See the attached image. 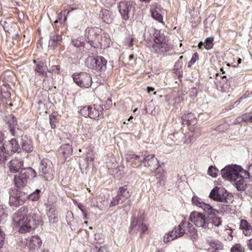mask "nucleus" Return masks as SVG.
<instances>
[{"instance_id": "nucleus-44", "label": "nucleus", "mask_w": 252, "mask_h": 252, "mask_svg": "<svg viewBox=\"0 0 252 252\" xmlns=\"http://www.w3.org/2000/svg\"><path fill=\"white\" fill-rule=\"evenodd\" d=\"M2 146V147H4L6 151V153L8 154L10 156H11L13 154L15 153L14 150L13 149H12V146L10 144L9 141H8L7 143H3Z\"/></svg>"}, {"instance_id": "nucleus-17", "label": "nucleus", "mask_w": 252, "mask_h": 252, "mask_svg": "<svg viewBox=\"0 0 252 252\" xmlns=\"http://www.w3.org/2000/svg\"><path fill=\"white\" fill-rule=\"evenodd\" d=\"M172 49L171 44L167 42L161 43H154L152 46V50L158 54H163L171 50Z\"/></svg>"}, {"instance_id": "nucleus-25", "label": "nucleus", "mask_w": 252, "mask_h": 252, "mask_svg": "<svg viewBox=\"0 0 252 252\" xmlns=\"http://www.w3.org/2000/svg\"><path fill=\"white\" fill-rule=\"evenodd\" d=\"M42 241L37 235H34L30 240L29 247L31 249L38 250L41 246Z\"/></svg>"}, {"instance_id": "nucleus-60", "label": "nucleus", "mask_w": 252, "mask_h": 252, "mask_svg": "<svg viewBox=\"0 0 252 252\" xmlns=\"http://www.w3.org/2000/svg\"><path fill=\"white\" fill-rule=\"evenodd\" d=\"M248 247L249 249L252 251V239L249 240V243L248 244Z\"/></svg>"}, {"instance_id": "nucleus-2", "label": "nucleus", "mask_w": 252, "mask_h": 252, "mask_svg": "<svg viewBox=\"0 0 252 252\" xmlns=\"http://www.w3.org/2000/svg\"><path fill=\"white\" fill-rule=\"evenodd\" d=\"M107 61L101 56L88 57L85 61L87 66L96 71L103 72L106 69Z\"/></svg>"}, {"instance_id": "nucleus-56", "label": "nucleus", "mask_w": 252, "mask_h": 252, "mask_svg": "<svg viewBox=\"0 0 252 252\" xmlns=\"http://www.w3.org/2000/svg\"><path fill=\"white\" fill-rule=\"evenodd\" d=\"M250 117V116H249L246 114L243 116V117H242V121H243L244 122H249V117Z\"/></svg>"}, {"instance_id": "nucleus-39", "label": "nucleus", "mask_w": 252, "mask_h": 252, "mask_svg": "<svg viewBox=\"0 0 252 252\" xmlns=\"http://www.w3.org/2000/svg\"><path fill=\"white\" fill-rule=\"evenodd\" d=\"M8 214L6 211L0 206V223L3 224L6 220Z\"/></svg>"}, {"instance_id": "nucleus-52", "label": "nucleus", "mask_w": 252, "mask_h": 252, "mask_svg": "<svg viewBox=\"0 0 252 252\" xmlns=\"http://www.w3.org/2000/svg\"><path fill=\"white\" fill-rule=\"evenodd\" d=\"M229 209V206L228 205L222 204L220 205V210L222 212H227Z\"/></svg>"}, {"instance_id": "nucleus-45", "label": "nucleus", "mask_w": 252, "mask_h": 252, "mask_svg": "<svg viewBox=\"0 0 252 252\" xmlns=\"http://www.w3.org/2000/svg\"><path fill=\"white\" fill-rule=\"evenodd\" d=\"M218 170L214 166H210L208 169V174L213 177L215 178L217 176Z\"/></svg>"}, {"instance_id": "nucleus-43", "label": "nucleus", "mask_w": 252, "mask_h": 252, "mask_svg": "<svg viewBox=\"0 0 252 252\" xmlns=\"http://www.w3.org/2000/svg\"><path fill=\"white\" fill-rule=\"evenodd\" d=\"M118 0H99L100 2L106 7H111L114 5Z\"/></svg>"}, {"instance_id": "nucleus-30", "label": "nucleus", "mask_w": 252, "mask_h": 252, "mask_svg": "<svg viewBox=\"0 0 252 252\" xmlns=\"http://www.w3.org/2000/svg\"><path fill=\"white\" fill-rule=\"evenodd\" d=\"M217 214H208L209 215L208 220L215 226L219 227L221 224L222 220L220 217L216 216Z\"/></svg>"}, {"instance_id": "nucleus-46", "label": "nucleus", "mask_w": 252, "mask_h": 252, "mask_svg": "<svg viewBox=\"0 0 252 252\" xmlns=\"http://www.w3.org/2000/svg\"><path fill=\"white\" fill-rule=\"evenodd\" d=\"M90 106H86L82 108L80 111L81 115L85 117H89L90 118Z\"/></svg>"}, {"instance_id": "nucleus-47", "label": "nucleus", "mask_w": 252, "mask_h": 252, "mask_svg": "<svg viewBox=\"0 0 252 252\" xmlns=\"http://www.w3.org/2000/svg\"><path fill=\"white\" fill-rule=\"evenodd\" d=\"M244 249L239 244H237L231 248V252H244Z\"/></svg>"}, {"instance_id": "nucleus-37", "label": "nucleus", "mask_w": 252, "mask_h": 252, "mask_svg": "<svg viewBox=\"0 0 252 252\" xmlns=\"http://www.w3.org/2000/svg\"><path fill=\"white\" fill-rule=\"evenodd\" d=\"M9 142L12 146V149H14L15 153H19L21 151L20 146L16 139L13 138L11 140L9 141Z\"/></svg>"}, {"instance_id": "nucleus-7", "label": "nucleus", "mask_w": 252, "mask_h": 252, "mask_svg": "<svg viewBox=\"0 0 252 252\" xmlns=\"http://www.w3.org/2000/svg\"><path fill=\"white\" fill-rule=\"evenodd\" d=\"M72 76L74 82L81 88H89L92 84V77L87 72L75 73Z\"/></svg>"}, {"instance_id": "nucleus-20", "label": "nucleus", "mask_w": 252, "mask_h": 252, "mask_svg": "<svg viewBox=\"0 0 252 252\" xmlns=\"http://www.w3.org/2000/svg\"><path fill=\"white\" fill-rule=\"evenodd\" d=\"M90 118L95 119L102 117L103 111V107L99 104H94L93 106L90 107Z\"/></svg>"}, {"instance_id": "nucleus-23", "label": "nucleus", "mask_w": 252, "mask_h": 252, "mask_svg": "<svg viewBox=\"0 0 252 252\" xmlns=\"http://www.w3.org/2000/svg\"><path fill=\"white\" fill-rule=\"evenodd\" d=\"M46 211L50 224L56 223L58 221V213L56 207L46 208Z\"/></svg>"}, {"instance_id": "nucleus-9", "label": "nucleus", "mask_w": 252, "mask_h": 252, "mask_svg": "<svg viewBox=\"0 0 252 252\" xmlns=\"http://www.w3.org/2000/svg\"><path fill=\"white\" fill-rule=\"evenodd\" d=\"M239 168L238 175L241 176L242 179L238 183H236V188L239 191L250 190L249 188L251 187V185L247 183L246 180L250 177L251 173L249 170H245L240 166H239Z\"/></svg>"}, {"instance_id": "nucleus-40", "label": "nucleus", "mask_w": 252, "mask_h": 252, "mask_svg": "<svg viewBox=\"0 0 252 252\" xmlns=\"http://www.w3.org/2000/svg\"><path fill=\"white\" fill-rule=\"evenodd\" d=\"M10 156L6 153L5 149L2 146L0 147V161H5Z\"/></svg>"}, {"instance_id": "nucleus-15", "label": "nucleus", "mask_w": 252, "mask_h": 252, "mask_svg": "<svg viewBox=\"0 0 252 252\" xmlns=\"http://www.w3.org/2000/svg\"><path fill=\"white\" fill-rule=\"evenodd\" d=\"M210 198L221 202H226V191L224 189L214 188L209 194Z\"/></svg>"}, {"instance_id": "nucleus-14", "label": "nucleus", "mask_w": 252, "mask_h": 252, "mask_svg": "<svg viewBox=\"0 0 252 252\" xmlns=\"http://www.w3.org/2000/svg\"><path fill=\"white\" fill-rule=\"evenodd\" d=\"M191 202L193 205L201 208L207 214H214L219 212L218 210L213 209L211 205L205 203L201 198L197 197L196 196H193L192 197Z\"/></svg>"}, {"instance_id": "nucleus-6", "label": "nucleus", "mask_w": 252, "mask_h": 252, "mask_svg": "<svg viewBox=\"0 0 252 252\" xmlns=\"http://www.w3.org/2000/svg\"><path fill=\"white\" fill-rule=\"evenodd\" d=\"M141 156L140 161L141 165L143 164L144 166L150 168L151 170L157 169L160 166L154 154H150L147 151H143L141 152Z\"/></svg>"}, {"instance_id": "nucleus-51", "label": "nucleus", "mask_w": 252, "mask_h": 252, "mask_svg": "<svg viewBox=\"0 0 252 252\" xmlns=\"http://www.w3.org/2000/svg\"><path fill=\"white\" fill-rule=\"evenodd\" d=\"M156 178L158 180V184L159 186H162L164 185L163 176L161 174L157 175Z\"/></svg>"}, {"instance_id": "nucleus-41", "label": "nucleus", "mask_w": 252, "mask_h": 252, "mask_svg": "<svg viewBox=\"0 0 252 252\" xmlns=\"http://www.w3.org/2000/svg\"><path fill=\"white\" fill-rule=\"evenodd\" d=\"M185 224H184L183 228L185 229V228L191 235H193L195 233V228L193 225L189 222L184 221Z\"/></svg>"}, {"instance_id": "nucleus-5", "label": "nucleus", "mask_w": 252, "mask_h": 252, "mask_svg": "<svg viewBox=\"0 0 252 252\" xmlns=\"http://www.w3.org/2000/svg\"><path fill=\"white\" fill-rule=\"evenodd\" d=\"M39 173L46 180L50 181L54 177V168L52 162L47 159H42L39 166Z\"/></svg>"}, {"instance_id": "nucleus-59", "label": "nucleus", "mask_w": 252, "mask_h": 252, "mask_svg": "<svg viewBox=\"0 0 252 252\" xmlns=\"http://www.w3.org/2000/svg\"><path fill=\"white\" fill-rule=\"evenodd\" d=\"M203 46H204V42L200 41L199 42L197 46L199 49H202Z\"/></svg>"}, {"instance_id": "nucleus-61", "label": "nucleus", "mask_w": 252, "mask_h": 252, "mask_svg": "<svg viewBox=\"0 0 252 252\" xmlns=\"http://www.w3.org/2000/svg\"><path fill=\"white\" fill-rule=\"evenodd\" d=\"M242 118H238L236 119L235 121V123H240L241 122H242Z\"/></svg>"}, {"instance_id": "nucleus-63", "label": "nucleus", "mask_w": 252, "mask_h": 252, "mask_svg": "<svg viewBox=\"0 0 252 252\" xmlns=\"http://www.w3.org/2000/svg\"><path fill=\"white\" fill-rule=\"evenodd\" d=\"M147 90L148 93H150L151 92H153L154 90V89L152 87H148Z\"/></svg>"}, {"instance_id": "nucleus-50", "label": "nucleus", "mask_w": 252, "mask_h": 252, "mask_svg": "<svg viewBox=\"0 0 252 252\" xmlns=\"http://www.w3.org/2000/svg\"><path fill=\"white\" fill-rule=\"evenodd\" d=\"M49 120L51 128H55L56 127V118L54 117H50Z\"/></svg>"}, {"instance_id": "nucleus-18", "label": "nucleus", "mask_w": 252, "mask_h": 252, "mask_svg": "<svg viewBox=\"0 0 252 252\" xmlns=\"http://www.w3.org/2000/svg\"><path fill=\"white\" fill-rule=\"evenodd\" d=\"M141 158V152H140L138 155H135L133 153H128L126 155V161L130 162V165L133 167L141 166L140 161Z\"/></svg>"}, {"instance_id": "nucleus-36", "label": "nucleus", "mask_w": 252, "mask_h": 252, "mask_svg": "<svg viewBox=\"0 0 252 252\" xmlns=\"http://www.w3.org/2000/svg\"><path fill=\"white\" fill-rule=\"evenodd\" d=\"M40 190L36 189L35 191L33 192L30 194H26L25 197L26 198V197H28L29 199L32 201H37L40 197Z\"/></svg>"}, {"instance_id": "nucleus-19", "label": "nucleus", "mask_w": 252, "mask_h": 252, "mask_svg": "<svg viewBox=\"0 0 252 252\" xmlns=\"http://www.w3.org/2000/svg\"><path fill=\"white\" fill-rule=\"evenodd\" d=\"M23 161L18 158H14L8 163L9 171L12 173H16L23 169Z\"/></svg>"}, {"instance_id": "nucleus-11", "label": "nucleus", "mask_w": 252, "mask_h": 252, "mask_svg": "<svg viewBox=\"0 0 252 252\" xmlns=\"http://www.w3.org/2000/svg\"><path fill=\"white\" fill-rule=\"evenodd\" d=\"M189 220L193 223L196 227L206 228L208 227L209 222L206 220L205 215L197 212L190 213Z\"/></svg>"}, {"instance_id": "nucleus-28", "label": "nucleus", "mask_w": 252, "mask_h": 252, "mask_svg": "<svg viewBox=\"0 0 252 252\" xmlns=\"http://www.w3.org/2000/svg\"><path fill=\"white\" fill-rule=\"evenodd\" d=\"M240 227L243 230L246 236H250L252 232V227L250 224L245 220H242L240 222Z\"/></svg>"}, {"instance_id": "nucleus-34", "label": "nucleus", "mask_w": 252, "mask_h": 252, "mask_svg": "<svg viewBox=\"0 0 252 252\" xmlns=\"http://www.w3.org/2000/svg\"><path fill=\"white\" fill-rule=\"evenodd\" d=\"M95 34L93 30H89L88 32V35L86 37V40L90 43L92 47L96 48V45L94 44V37L95 36Z\"/></svg>"}, {"instance_id": "nucleus-54", "label": "nucleus", "mask_w": 252, "mask_h": 252, "mask_svg": "<svg viewBox=\"0 0 252 252\" xmlns=\"http://www.w3.org/2000/svg\"><path fill=\"white\" fill-rule=\"evenodd\" d=\"M196 137V136L194 137L193 135L189 136L188 138L186 139L185 141H184V143H189L190 142H191L192 141L194 140V138H195Z\"/></svg>"}, {"instance_id": "nucleus-8", "label": "nucleus", "mask_w": 252, "mask_h": 252, "mask_svg": "<svg viewBox=\"0 0 252 252\" xmlns=\"http://www.w3.org/2000/svg\"><path fill=\"white\" fill-rule=\"evenodd\" d=\"M131 196V193L128 190L126 185L121 187L119 188L117 194L113 198L110 203V207H113L118 205L119 203H123Z\"/></svg>"}, {"instance_id": "nucleus-32", "label": "nucleus", "mask_w": 252, "mask_h": 252, "mask_svg": "<svg viewBox=\"0 0 252 252\" xmlns=\"http://www.w3.org/2000/svg\"><path fill=\"white\" fill-rule=\"evenodd\" d=\"M156 32V35L155 36L154 43H161L163 42H167V37L164 35L163 33H160V32L157 31Z\"/></svg>"}, {"instance_id": "nucleus-42", "label": "nucleus", "mask_w": 252, "mask_h": 252, "mask_svg": "<svg viewBox=\"0 0 252 252\" xmlns=\"http://www.w3.org/2000/svg\"><path fill=\"white\" fill-rule=\"evenodd\" d=\"M210 243L211 247L216 250H222L223 248L222 244L217 240H212Z\"/></svg>"}, {"instance_id": "nucleus-33", "label": "nucleus", "mask_w": 252, "mask_h": 252, "mask_svg": "<svg viewBox=\"0 0 252 252\" xmlns=\"http://www.w3.org/2000/svg\"><path fill=\"white\" fill-rule=\"evenodd\" d=\"M57 201L56 197L53 194H50L49 195L47 201L45 203L46 208H50V207H55L54 203Z\"/></svg>"}, {"instance_id": "nucleus-58", "label": "nucleus", "mask_w": 252, "mask_h": 252, "mask_svg": "<svg viewBox=\"0 0 252 252\" xmlns=\"http://www.w3.org/2000/svg\"><path fill=\"white\" fill-rule=\"evenodd\" d=\"M82 213H83L84 219L88 220L89 218L88 217L87 213H86L85 210H82Z\"/></svg>"}, {"instance_id": "nucleus-64", "label": "nucleus", "mask_w": 252, "mask_h": 252, "mask_svg": "<svg viewBox=\"0 0 252 252\" xmlns=\"http://www.w3.org/2000/svg\"><path fill=\"white\" fill-rule=\"evenodd\" d=\"M249 170L251 174H252V163L251 164V165L249 167Z\"/></svg>"}, {"instance_id": "nucleus-22", "label": "nucleus", "mask_w": 252, "mask_h": 252, "mask_svg": "<svg viewBox=\"0 0 252 252\" xmlns=\"http://www.w3.org/2000/svg\"><path fill=\"white\" fill-rule=\"evenodd\" d=\"M33 63L35 64L34 68L35 73H38L39 75L46 76L48 70L46 65L42 61L33 60Z\"/></svg>"}, {"instance_id": "nucleus-21", "label": "nucleus", "mask_w": 252, "mask_h": 252, "mask_svg": "<svg viewBox=\"0 0 252 252\" xmlns=\"http://www.w3.org/2000/svg\"><path fill=\"white\" fill-rule=\"evenodd\" d=\"M23 192L17 191L16 196H10L9 198V205L10 206L18 207L23 204L25 197L22 196Z\"/></svg>"}, {"instance_id": "nucleus-1", "label": "nucleus", "mask_w": 252, "mask_h": 252, "mask_svg": "<svg viewBox=\"0 0 252 252\" xmlns=\"http://www.w3.org/2000/svg\"><path fill=\"white\" fill-rule=\"evenodd\" d=\"M28 213V208L23 206L13 215V223L20 233H25L32 230V221L27 216Z\"/></svg>"}, {"instance_id": "nucleus-10", "label": "nucleus", "mask_w": 252, "mask_h": 252, "mask_svg": "<svg viewBox=\"0 0 252 252\" xmlns=\"http://www.w3.org/2000/svg\"><path fill=\"white\" fill-rule=\"evenodd\" d=\"M132 8V4L130 1L122 0L120 1L117 4V9L122 19L125 21H126L129 19Z\"/></svg>"}, {"instance_id": "nucleus-4", "label": "nucleus", "mask_w": 252, "mask_h": 252, "mask_svg": "<svg viewBox=\"0 0 252 252\" xmlns=\"http://www.w3.org/2000/svg\"><path fill=\"white\" fill-rule=\"evenodd\" d=\"M36 175V173L32 167L24 168L20 171L18 175L14 177V183L18 188H20L26 185L28 179L33 178Z\"/></svg>"}, {"instance_id": "nucleus-16", "label": "nucleus", "mask_w": 252, "mask_h": 252, "mask_svg": "<svg viewBox=\"0 0 252 252\" xmlns=\"http://www.w3.org/2000/svg\"><path fill=\"white\" fill-rule=\"evenodd\" d=\"M131 230L134 232H139L141 234H144L148 230V226L142 221L141 220H138L134 219L131 223Z\"/></svg>"}, {"instance_id": "nucleus-57", "label": "nucleus", "mask_w": 252, "mask_h": 252, "mask_svg": "<svg viewBox=\"0 0 252 252\" xmlns=\"http://www.w3.org/2000/svg\"><path fill=\"white\" fill-rule=\"evenodd\" d=\"M183 57V56H181L179 60L177 61V62L176 63V64H175V66L176 67H178V66H182V62L180 61L181 60H182Z\"/></svg>"}, {"instance_id": "nucleus-31", "label": "nucleus", "mask_w": 252, "mask_h": 252, "mask_svg": "<svg viewBox=\"0 0 252 252\" xmlns=\"http://www.w3.org/2000/svg\"><path fill=\"white\" fill-rule=\"evenodd\" d=\"M7 124L9 126L10 131L14 135V127L17 125V120L13 115H9L7 117Z\"/></svg>"}, {"instance_id": "nucleus-49", "label": "nucleus", "mask_w": 252, "mask_h": 252, "mask_svg": "<svg viewBox=\"0 0 252 252\" xmlns=\"http://www.w3.org/2000/svg\"><path fill=\"white\" fill-rule=\"evenodd\" d=\"M60 70V65H53L52 66L51 68L49 70V72L51 73H54L55 74H59Z\"/></svg>"}, {"instance_id": "nucleus-62", "label": "nucleus", "mask_w": 252, "mask_h": 252, "mask_svg": "<svg viewBox=\"0 0 252 252\" xmlns=\"http://www.w3.org/2000/svg\"><path fill=\"white\" fill-rule=\"evenodd\" d=\"M4 140V137L2 134L0 133V144L3 142Z\"/></svg>"}, {"instance_id": "nucleus-55", "label": "nucleus", "mask_w": 252, "mask_h": 252, "mask_svg": "<svg viewBox=\"0 0 252 252\" xmlns=\"http://www.w3.org/2000/svg\"><path fill=\"white\" fill-rule=\"evenodd\" d=\"M60 21V22L61 24H63V15H62V12L60 13L58 16V19H57L55 22L54 23H57L58 21Z\"/></svg>"}, {"instance_id": "nucleus-12", "label": "nucleus", "mask_w": 252, "mask_h": 252, "mask_svg": "<svg viewBox=\"0 0 252 252\" xmlns=\"http://www.w3.org/2000/svg\"><path fill=\"white\" fill-rule=\"evenodd\" d=\"M182 124L187 125L189 130L192 132H196L199 130L197 124V119L194 114L189 113L185 114L182 117Z\"/></svg>"}, {"instance_id": "nucleus-13", "label": "nucleus", "mask_w": 252, "mask_h": 252, "mask_svg": "<svg viewBox=\"0 0 252 252\" xmlns=\"http://www.w3.org/2000/svg\"><path fill=\"white\" fill-rule=\"evenodd\" d=\"M184 224V221H181L177 227H175L173 230L170 231L166 236H164V242L167 243L169 241H172L176 238L183 236L186 231V229L183 228Z\"/></svg>"}, {"instance_id": "nucleus-29", "label": "nucleus", "mask_w": 252, "mask_h": 252, "mask_svg": "<svg viewBox=\"0 0 252 252\" xmlns=\"http://www.w3.org/2000/svg\"><path fill=\"white\" fill-rule=\"evenodd\" d=\"M59 152L62 154L63 157L66 158L70 157L72 154V148L69 144L62 145L59 149Z\"/></svg>"}, {"instance_id": "nucleus-26", "label": "nucleus", "mask_w": 252, "mask_h": 252, "mask_svg": "<svg viewBox=\"0 0 252 252\" xmlns=\"http://www.w3.org/2000/svg\"><path fill=\"white\" fill-rule=\"evenodd\" d=\"M100 17L102 18L103 22L107 24L112 23L113 20L112 12L107 9H102L101 11Z\"/></svg>"}, {"instance_id": "nucleus-24", "label": "nucleus", "mask_w": 252, "mask_h": 252, "mask_svg": "<svg viewBox=\"0 0 252 252\" xmlns=\"http://www.w3.org/2000/svg\"><path fill=\"white\" fill-rule=\"evenodd\" d=\"M22 148L27 153H30L32 150V145L31 140L28 138L27 135H22L21 136Z\"/></svg>"}, {"instance_id": "nucleus-48", "label": "nucleus", "mask_w": 252, "mask_h": 252, "mask_svg": "<svg viewBox=\"0 0 252 252\" xmlns=\"http://www.w3.org/2000/svg\"><path fill=\"white\" fill-rule=\"evenodd\" d=\"M199 59V57L197 53H195L193 54L191 60L188 63V67H190L195 62Z\"/></svg>"}, {"instance_id": "nucleus-38", "label": "nucleus", "mask_w": 252, "mask_h": 252, "mask_svg": "<svg viewBox=\"0 0 252 252\" xmlns=\"http://www.w3.org/2000/svg\"><path fill=\"white\" fill-rule=\"evenodd\" d=\"M213 37H209L205 39L204 41V48L206 50H209L211 49L214 45L213 44Z\"/></svg>"}, {"instance_id": "nucleus-53", "label": "nucleus", "mask_w": 252, "mask_h": 252, "mask_svg": "<svg viewBox=\"0 0 252 252\" xmlns=\"http://www.w3.org/2000/svg\"><path fill=\"white\" fill-rule=\"evenodd\" d=\"M2 27L5 32H11V30H10L9 26H8V24L5 21L3 22L2 24Z\"/></svg>"}, {"instance_id": "nucleus-27", "label": "nucleus", "mask_w": 252, "mask_h": 252, "mask_svg": "<svg viewBox=\"0 0 252 252\" xmlns=\"http://www.w3.org/2000/svg\"><path fill=\"white\" fill-rule=\"evenodd\" d=\"M62 42V36L61 34H56L51 35L49 40V46L55 47L61 44Z\"/></svg>"}, {"instance_id": "nucleus-3", "label": "nucleus", "mask_w": 252, "mask_h": 252, "mask_svg": "<svg viewBox=\"0 0 252 252\" xmlns=\"http://www.w3.org/2000/svg\"><path fill=\"white\" fill-rule=\"evenodd\" d=\"M239 169V166L236 164L226 166L221 169V176L226 180L233 183L236 187V183L242 179L241 176L238 175Z\"/></svg>"}, {"instance_id": "nucleus-35", "label": "nucleus", "mask_w": 252, "mask_h": 252, "mask_svg": "<svg viewBox=\"0 0 252 252\" xmlns=\"http://www.w3.org/2000/svg\"><path fill=\"white\" fill-rule=\"evenodd\" d=\"M151 14L153 19L161 23H163L162 16L157 9L151 10Z\"/></svg>"}]
</instances>
